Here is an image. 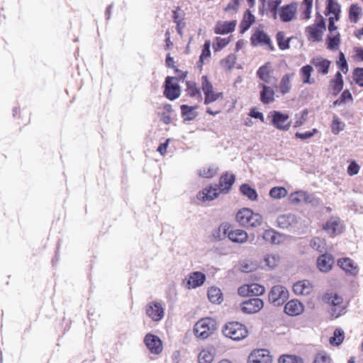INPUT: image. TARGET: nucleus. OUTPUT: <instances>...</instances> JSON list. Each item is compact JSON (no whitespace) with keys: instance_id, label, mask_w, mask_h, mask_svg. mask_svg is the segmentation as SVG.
<instances>
[{"instance_id":"f257e3e1","label":"nucleus","mask_w":363,"mask_h":363,"mask_svg":"<svg viewBox=\"0 0 363 363\" xmlns=\"http://www.w3.org/2000/svg\"><path fill=\"white\" fill-rule=\"evenodd\" d=\"M222 332L225 337L236 341L245 339L249 333L247 327L237 321L225 323Z\"/></svg>"},{"instance_id":"f03ea898","label":"nucleus","mask_w":363,"mask_h":363,"mask_svg":"<svg viewBox=\"0 0 363 363\" xmlns=\"http://www.w3.org/2000/svg\"><path fill=\"white\" fill-rule=\"evenodd\" d=\"M217 329V322L211 318H203L196 323L194 327V335L199 338L206 339Z\"/></svg>"},{"instance_id":"7ed1b4c3","label":"nucleus","mask_w":363,"mask_h":363,"mask_svg":"<svg viewBox=\"0 0 363 363\" xmlns=\"http://www.w3.org/2000/svg\"><path fill=\"white\" fill-rule=\"evenodd\" d=\"M289 297L288 289L282 285L272 286L269 292L268 298L274 306H282Z\"/></svg>"},{"instance_id":"20e7f679","label":"nucleus","mask_w":363,"mask_h":363,"mask_svg":"<svg viewBox=\"0 0 363 363\" xmlns=\"http://www.w3.org/2000/svg\"><path fill=\"white\" fill-rule=\"evenodd\" d=\"M181 94V87L177 77H167L164 83L163 95L170 101L176 100Z\"/></svg>"},{"instance_id":"39448f33","label":"nucleus","mask_w":363,"mask_h":363,"mask_svg":"<svg viewBox=\"0 0 363 363\" xmlns=\"http://www.w3.org/2000/svg\"><path fill=\"white\" fill-rule=\"evenodd\" d=\"M317 20L312 26L306 27V31L308 33V38L313 42H320L322 40V37L324 31L326 29L325 21L324 18L318 13Z\"/></svg>"},{"instance_id":"423d86ee","label":"nucleus","mask_w":363,"mask_h":363,"mask_svg":"<svg viewBox=\"0 0 363 363\" xmlns=\"http://www.w3.org/2000/svg\"><path fill=\"white\" fill-rule=\"evenodd\" d=\"M272 125L278 130L287 131L291 127L289 121V116L279 111H272L269 113Z\"/></svg>"},{"instance_id":"0eeeda50","label":"nucleus","mask_w":363,"mask_h":363,"mask_svg":"<svg viewBox=\"0 0 363 363\" xmlns=\"http://www.w3.org/2000/svg\"><path fill=\"white\" fill-rule=\"evenodd\" d=\"M145 314L153 322H160L164 316V308L161 302L152 301L145 307Z\"/></svg>"},{"instance_id":"6e6552de","label":"nucleus","mask_w":363,"mask_h":363,"mask_svg":"<svg viewBox=\"0 0 363 363\" xmlns=\"http://www.w3.org/2000/svg\"><path fill=\"white\" fill-rule=\"evenodd\" d=\"M144 343L150 353L159 354L163 350L162 342L156 335L147 333L144 337Z\"/></svg>"},{"instance_id":"1a4fd4ad","label":"nucleus","mask_w":363,"mask_h":363,"mask_svg":"<svg viewBox=\"0 0 363 363\" xmlns=\"http://www.w3.org/2000/svg\"><path fill=\"white\" fill-rule=\"evenodd\" d=\"M264 306L263 301L259 298H250L240 304V310L246 314L259 312Z\"/></svg>"},{"instance_id":"9d476101","label":"nucleus","mask_w":363,"mask_h":363,"mask_svg":"<svg viewBox=\"0 0 363 363\" xmlns=\"http://www.w3.org/2000/svg\"><path fill=\"white\" fill-rule=\"evenodd\" d=\"M272 357L267 350L259 349L252 351L248 357V363H271Z\"/></svg>"},{"instance_id":"9b49d317","label":"nucleus","mask_w":363,"mask_h":363,"mask_svg":"<svg viewBox=\"0 0 363 363\" xmlns=\"http://www.w3.org/2000/svg\"><path fill=\"white\" fill-rule=\"evenodd\" d=\"M220 193L221 192L218 189V185H210L200 191L197 194L196 197L202 201H210L217 198Z\"/></svg>"},{"instance_id":"f8f14e48","label":"nucleus","mask_w":363,"mask_h":363,"mask_svg":"<svg viewBox=\"0 0 363 363\" xmlns=\"http://www.w3.org/2000/svg\"><path fill=\"white\" fill-rule=\"evenodd\" d=\"M206 275L201 272H194L189 274V279H185L184 283L188 289H195L201 286L206 281Z\"/></svg>"},{"instance_id":"ddd939ff","label":"nucleus","mask_w":363,"mask_h":363,"mask_svg":"<svg viewBox=\"0 0 363 363\" xmlns=\"http://www.w3.org/2000/svg\"><path fill=\"white\" fill-rule=\"evenodd\" d=\"M296 5L294 3H291L283 6H281L279 10V16L280 20L283 23H288L291 21L296 17Z\"/></svg>"},{"instance_id":"4468645a","label":"nucleus","mask_w":363,"mask_h":363,"mask_svg":"<svg viewBox=\"0 0 363 363\" xmlns=\"http://www.w3.org/2000/svg\"><path fill=\"white\" fill-rule=\"evenodd\" d=\"M276 222L279 228L289 229L296 228L298 223V218L294 214L287 213L279 216L277 218Z\"/></svg>"},{"instance_id":"2eb2a0df","label":"nucleus","mask_w":363,"mask_h":363,"mask_svg":"<svg viewBox=\"0 0 363 363\" xmlns=\"http://www.w3.org/2000/svg\"><path fill=\"white\" fill-rule=\"evenodd\" d=\"M313 289V284L307 279L298 281L293 285V291L297 296H308Z\"/></svg>"},{"instance_id":"dca6fc26","label":"nucleus","mask_w":363,"mask_h":363,"mask_svg":"<svg viewBox=\"0 0 363 363\" xmlns=\"http://www.w3.org/2000/svg\"><path fill=\"white\" fill-rule=\"evenodd\" d=\"M324 230L331 236L342 233L343 228L340 218L338 217L330 218L325 223Z\"/></svg>"},{"instance_id":"f3484780","label":"nucleus","mask_w":363,"mask_h":363,"mask_svg":"<svg viewBox=\"0 0 363 363\" xmlns=\"http://www.w3.org/2000/svg\"><path fill=\"white\" fill-rule=\"evenodd\" d=\"M304 311V306L297 299H292L288 301L284 306V312L290 316H296L301 314Z\"/></svg>"},{"instance_id":"a211bd4d","label":"nucleus","mask_w":363,"mask_h":363,"mask_svg":"<svg viewBox=\"0 0 363 363\" xmlns=\"http://www.w3.org/2000/svg\"><path fill=\"white\" fill-rule=\"evenodd\" d=\"M337 264L347 274L352 276H356L359 272L357 264L350 258L345 257L339 259Z\"/></svg>"},{"instance_id":"6ab92c4d","label":"nucleus","mask_w":363,"mask_h":363,"mask_svg":"<svg viewBox=\"0 0 363 363\" xmlns=\"http://www.w3.org/2000/svg\"><path fill=\"white\" fill-rule=\"evenodd\" d=\"M230 228V225L228 222L222 223L217 228L213 230L211 238V241L219 242L224 240L228 237Z\"/></svg>"},{"instance_id":"aec40b11","label":"nucleus","mask_w":363,"mask_h":363,"mask_svg":"<svg viewBox=\"0 0 363 363\" xmlns=\"http://www.w3.org/2000/svg\"><path fill=\"white\" fill-rule=\"evenodd\" d=\"M235 181V176L233 174L226 172L223 174L219 180L218 189L221 193L227 194L230 191Z\"/></svg>"},{"instance_id":"412c9836","label":"nucleus","mask_w":363,"mask_h":363,"mask_svg":"<svg viewBox=\"0 0 363 363\" xmlns=\"http://www.w3.org/2000/svg\"><path fill=\"white\" fill-rule=\"evenodd\" d=\"M237 21L232 20L230 21L218 22L214 28V33L218 35H225L235 30Z\"/></svg>"},{"instance_id":"4be33fe9","label":"nucleus","mask_w":363,"mask_h":363,"mask_svg":"<svg viewBox=\"0 0 363 363\" xmlns=\"http://www.w3.org/2000/svg\"><path fill=\"white\" fill-rule=\"evenodd\" d=\"M311 63L315 67L318 73L325 75L329 72L331 62L322 57H315L311 60Z\"/></svg>"},{"instance_id":"5701e85b","label":"nucleus","mask_w":363,"mask_h":363,"mask_svg":"<svg viewBox=\"0 0 363 363\" xmlns=\"http://www.w3.org/2000/svg\"><path fill=\"white\" fill-rule=\"evenodd\" d=\"M334 260L333 256L324 253L320 255L317 259V267L322 272H328L332 269Z\"/></svg>"},{"instance_id":"b1692460","label":"nucleus","mask_w":363,"mask_h":363,"mask_svg":"<svg viewBox=\"0 0 363 363\" xmlns=\"http://www.w3.org/2000/svg\"><path fill=\"white\" fill-rule=\"evenodd\" d=\"M259 87L262 89L259 99L263 104H269L274 101V91L272 87L264 84H259Z\"/></svg>"},{"instance_id":"393cba45","label":"nucleus","mask_w":363,"mask_h":363,"mask_svg":"<svg viewBox=\"0 0 363 363\" xmlns=\"http://www.w3.org/2000/svg\"><path fill=\"white\" fill-rule=\"evenodd\" d=\"M251 44L253 46L270 43L269 36L262 30H258L251 35Z\"/></svg>"},{"instance_id":"a878e982","label":"nucleus","mask_w":363,"mask_h":363,"mask_svg":"<svg viewBox=\"0 0 363 363\" xmlns=\"http://www.w3.org/2000/svg\"><path fill=\"white\" fill-rule=\"evenodd\" d=\"M255 16L251 13V11L249 9H247L244 13L243 18L242 19L239 25L240 33L241 34L245 33L255 23Z\"/></svg>"},{"instance_id":"bb28decb","label":"nucleus","mask_w":363,"mask_h":363,"mask_svg":"<svg viewBox=\"0 0 363 363\" xmlns=\"http://www.w3.org/2000/svg\"><path fill=\"white\" fill-rule=\"evenodd\" d=\"M228 238L230 240L235 243H244L247 241V233L241 229L229 230Z\"/></svg>"},{"instance_id":"cd10ccee","label":"nucleus","mask_w":363,"mask_h":363,"mask_svg":"<svg viewBox=\"0 0 363 363\" xmlns=\"http://www.w3.org/2000/svg\"><path fill=\"white\" fill-rule=\"evenodd\" d=\"M252 213L253 211L248 208H241L236 213V220L240 225L247 227Z\"/></svg>"},{"instance_id":"c85d7f7f","label":"nucleus","mask_w":363,"mask_h":363,"mask_svg":"<svg viewBox=\"0 0 363 363\" xmlns=\"http://www.w3.org/2000/svg\"><path fill=\"white\" fill-rule=\"evenodd\" d=\"M197 108V106H190L186 104L181 105V114L182 117H184V121L194 120L198 116V113L195 111Z\"/></svg>"},{"instance_id":"c756f323","label":"nucleus","mask_w":363,"mask_h":363,"mask_svg":"<svg viewBox=\"0 0 363 363\" xmlns=\"http://www.w3.org/2000/svg\"><path fill=\"white\" fill-rule=\"evenodd\" d=\"M325 11L326 15L333 14L335 20L338 21L340 18V13L341 12L340 4L335 2V0H327Z\"/></svg>"},{"instance_id":"7c9ffc66","label":"nucleus","mask_w":363,"mask_h":363,"mask_svg":"<svg viewBox=\"0 0 363 363\" xmlns=\"http://www.w3.org/2000/svg\"><path fill=\"white\" fill-rule=\"evenodd\" d=\"M343 79L340 72H337L334 79L330 82V86H332L333 92L334 95L338 94L343 88Z\"/></svg>"},{"instance_id":"2f4dec72","label":"nucleus","mask_w":363,"mask_h":363,"mask_svg":"<svg viewBox=\"0 0 363 363\" xmlns=\"http://www.w3.org/2000/svg\"><path fill=\"white\" fill-rule=\"evenodd\" d=\"M240 193L250 201H256L257 199V193L255 189L252 188L248 184H242L240 186Z\"/></svg>"},{"instance_id":"473e14b6","label":"nucleus","mask_w":363,"mask_h":363,"mask_svg":"<svg viewBox=\"0 0 363 363\" xmlns=\"http://www.w3.org/2000/svg\"><path fill=\"white\" fill-rule=\"evenodd\" d=\"M313 70V68L311 65H306L300 69V74L301 75L303 83L312 84L315 82L313 79H311Z\"/></svg>"},{"instance_id":"72a5a7b5","label":"nucleus","mask_w":363,"mask_h":363,"mask_svg":"<svg viewBox=\"0 0 363 363\" xmlns=\"http://www.w3.org/2000/svg\"><path fill=\"white\" fill-rule=\"evenodd\" d=\"M292 38H285L284 31H278L276 34L277 45L281 50H285L290 48V42Z\"/></svg>"},{"instance_id":"f704fd0d","label":"nucleus","mask_w":363,"mask_h":363,"mask_svg":"<svg viewBox=\"0 0 363 363\" xmlns=\"http://www.w3.org/2000/svg\"><path fill=\"white\" fill-rule=\"evenodd\" d=\"M208 298L213 303H220L223 301V294L220 289L211 287L208 290Z\"/></svg>"},{"instance_id":"c9c22d12","label":"nucleus","mask_w":363,"mask_h":363,"mask_svg":"<svg viewBox=\"0 0 363 363\" xmlns=\"http://www.w3.org/2000/svg\"><path fill=\"white\" fill-rule=\"evenodd\" d=\"M292 74H284L279 82V88L281 94L285 95L289 93L291 89V84L290 82L291 77Z\"/></svg>"},{"instance_id":"e433bc0d","label":"nucleus","mask_w":363,"mask_h":363,"mask_svg":"<svg viewBox=\"0 0 363 363\" xmlns=\"http://www.w3.org/2000/svg\"><path fill=\"white\" fill-rule=\"evenodd\" d=\"M345 333L341 328H336L333 335L330 337L329 342L333 346H339L343 342Z\"/></svg>"},{"instance_id":"4c0bfd02","label":"nucleus","mask_w":363,"mask_h":363,"mask_svg":"<svg viewBox=\"0 0 363 363\" xmlns=\"http://www.w3.org/2000/svg\"><path fill=\"white\" fill-rule=\"evenodd\" d=\"M310 246L319 252H323L326 249V242L325 239L315 237L311 240Z\"/></svg>"},{"instance_id":"58836bf2","label":"nucleus","mask_w":363,"mask_h":363,"mask_svg":"<svg viewBox=\"0 0 363 363\" xmlns=\"http://www.w3.org/2000/svg\"><path fill=\"white\" fill-rule=\"evenodd\" d=\"M269 64V62H267L265 65L261 66L257 71V76L258 78L267 84L270 83V74L268 68Z\"/></svg>"},{"instance_id":"ea45409f","label":"nucleus","mask_w":363,"mask_h":363,"mask_svg":"<svg viewBox=\"0 0 363 363\" xmlns=\"http://www.w3.org/2000/svg\"><path fill=\"white\" fill-rule=\"evenodd\" d=\"M340 43V35L337 33L334 36L328 35L326 39L327 48L330 50H337Z\"/></svg>"},{"instance_id":"a19ab883","label":"nucleus","mask_w":363,"mask_h":363,"mask_svg":"<svg viewBox=\"0 0 363 363\" xmlns=\"http://www.w3.org/2000/svg\"><path fill=\"white\" fill-rule=\"evenodd\" d=\"M362 13V9L357 4H352L349 9V18L352 23H357L359 16Z\"/></svg>"},{"instance_id":"79ce46f5","label":"nucleus","mask_w":363,"mask_h":363,"mask_svg":"<svg viewBox=\"0 0 363 363\" xmlns=\"http://www.w3.org/2000/svg\"><path fill=\"white\" fill-rule=\"evenodd\" d=\"M188 95L191 97H198L199 99H201V93L200 89L197 88L195 82H186V89Z\"/></svg>"},{"instance_id":"37998d69","label":"nucleus","mask_w":363,"mask_h":363,"mask_svg":"<svg viewBox=\"0 0 363 363\" xmlns=\"http://www.w3.org/2000/svg\"><path fill=\"white\" fill-rule=\"evenodd\" d=\"M218 171V167L215 166L203 167L199 170V176L203 178H212Z\"/></svg>"},{"instance_id":"c03bdc74","label":"nucleus","mask_w":363,"mask_h":363,"mask_svg":"<svg viewBox=\"0 0 363 363\" xmlns=\"http://www.w3.org/2000/svg\"><path fill=\"white\" fill-rule=\"evenodd\" d=\"M278 362L279 363H303L301 357L291 354L281 355Z\"/></svg>"},{"instance_id":"a18cd8bd","label":"nucleus","mask_w":363,"mask_h":363,"mask_svg":"<svg viewBox=\"0 0 363 363\" xmlns=\"http://www.w3.org/2000/svg\"><path fill=\"white\" fill-rule=\"evenodd\" d=\"M287 194V191L284 187L276 186L269 191V196L273 199H279L284 198Z\"/></svg>"},{"instance_id":"49530a36","label":"nucleus","mask_w":363,"mask_h":363,"mask_svg":"<svg viewBox=\"0 0 363 363\" xmlns=\"http://www.w3.org/2000/svg\"><path fill=\"white\" fill-rule=\"evenodd\" d=\"M213 358V354L206 350H203L198 355L199 363H211Z\"/></svg>"},{"instance_id":"de8ad7c7","label":"nucleus","mask_w":363,"mask_h":363,"mask_svg":"<svg viewBox=\"0 0 363 363\" xmlns=\"http://www.w3.org/2000/svg\"><path fill=\"white\" fill-rule=\"evenodd\" d=\"M263 239L272 244H278L279 240H277V233L274 230H266L263 233Z\"/></svg>"},{"instance_id":"09e8293b","label":"nucleus","mask_w":363,"mask_h":363,"mask_svg":"<svg viewBox=\"0 0 363 363\" xmlns=\"http://www.w3.org/2000/svg\"><path fill=\"white\" fill-rule=\"evenodd\" d=\"M230 42L229 38H222L216 37L215 41L213 43V49L215 52L220 51L224 48Z\"/></svg>"},{"instance_id":"8fccbe9b","label":"nucleus","mask_w":363,"mask_h":363,"mask_svg":"<svg viewBox=\"0 0 363 363\" xmlns=\"http://www.w3.org/2000/svg\"><path fill=\"white\" fill-rule=\"evenodd\" d=\"M249 285L250 296H258L263 295L265 292V288L262 285L257 283H252Z\"/></svg>"},{"instance_id":"3c124183","label":"nucleus","mask_w":363,"mask_h":363,"mask_svg":"<svg viewBox=\"0 0 363 363\" xmlns=\"http://www.w3.org/2000/svg\"><path fill=\"white\" fill-rule=\"evenodd\" d=\"M236 55L234 54H230L225 59L220 61V64L222 66L225 67L228 69H231L233 68L235 62H236Z\"/></svg>"},{"instance_id":"603ef678","label":"nucleus","mask_w":363,"mask_h":363,"mask_svg":"<svg viewBox=\"0 0 363 363\" xmlns=\"http://www.w3.org/2000/svg\"><path fill=\"white\" fill-rule=\"evenodd\" d=\"M337 65L343 73L345 74L348 72V65L347 60L345 58V54L341 51L339 53Z\"/></svg>"},{"instance_id":"864d4df0","label":"nucleus","mask_w":363,"mask_h":363,"mask_svg":"<svg viewBox=\"0 0 363 363\" xmlns=\"http://www.w3.org/2000/svg\"><path fill=\"white\" fill-rule=\"evenodd\" d=\"M329 313L333 318H337L340 315L345 313V307L342 305L338 306H333L329 309Z\"/></svg>"},{"instance_id":"5fc2aeb1","label":"nucleus","mask_w":363,"mask_h":363,"mask_svg":"<svg viewBox=\"0 0 363 363\" xmlns=\"http://www.w3.org/2000/svg\"><path fill=\"white\" fill-rule=\"evenodd\" d=\"M201 89L204 94L213 90V85L206 75L201 77Z\"/></svg>"},{"instance_id":"6e6d98bb","label":"nucleus","mask_w":363,"mask_h":363,"mask_svg":"<svg viewBox=\"0 0 363 363\" xmlns=\"http://www.w3.org/2000/svg\"><path fill=\"white\" fill-rule=\"evenodd\" d=\"M262 223V217L259 213H252V216L250 217L249 225L247 227H257L259 226Z\"/></svg>"},{"instance_id":"4d7b16f0","label":"nucleus","mask_w":363,"mask_h":363,"mask_svg":"<svg viewBox=\"0 0 363 363\" xmlns=\"http://www.w3.org/2000/svg\"><path fill=\"white\" fill-rule=\"evenodd\" d=\"M282 0H269L267 3L266 10L269 13L279 10Z\"/></svg>"},{"instance_id":"13d9d810","label":"nucleus","mask_w":363,"mask_h":363,"mask_svg":"<svg viewBox=\"0 0 363 363\" xmlns=\"http://www.w3.org/2000/svg\"><path fill=\"white\" fill-rule=\"evenodd\" d=\"M304 196H305V191H298L296 192L291 194L290 200L294 203H298L300 202H303Z\"/></svg>"},{"instance_id":"bf43d9fd","label":"nucleus","mask_w":363,"mask_h":363,"mask_svg":"<svg viewBox=\"0 0 363 363\" xmlns=\"http://www.w3.org/2000/svg\"><path fill=\"white\" fill-rule=\"evenodd\" d=\"M354 81L360 86H363V68L357 67L354 69Z\"/></svg>"},{"instance_id":"052dcab7","label":"nucleus","mask_w":363,"mask_h":363,"mask_svg":"<svg viewBox=\"0 0 363 363\" xmlns=\"http://www.w3.org/2000/svg\"><path fill=\"white\" fill-rule=\"evenodd\" d=\"M331 359L328 354H327L325 352L318 353L313 363H330Z\"/></svg>"},{"instance_id":"680f3d73","label":"nucleus","mask_w":363,"mask_h":363,"mask_svg":"<svg viewBox=\"0 0 363 363\" xmlns=\"http://www.w3.org/2000/svg\"><path fill=\"white\" fill-rule=\"evenodd\" d=\"M359 166L356 163L355 160H352L347 167V173L350 176L357 174L359 172Z\"/></svg>"},{"instance_id":"e2e57ef3","label":"nucleus","mask_w":363,"mask_h":363,"mask_svg":"<svg viewBox=\"0 0 363 363\" xmlns=\"http://www.w3.org/2000/svg\"><path fill=\"white\" fill-rule=\"evenodd\" d=\"M249 116L251 118L260 120L262 123L264 122L263 113L262 112L257 111L256 108H252L250 109Z\"/></svg>"},{"instance_id":"0e129e2a","label":"nucleus","mask_w":363,"mask_h":363,"mask_svg":"<svg viewBox=\"0 0 363 363\" xmlns=\"http://www.w3.org/2000/svg\"><path fill=\"white\" fill-rule=\"evenodd\" d=\"M240 268L242 272L248 273L254 271L256 269V267L252 262H249L247 261L241 264Z\"/></svg>"},{"instance_id":"69168bd1","label":"nucleus","mask_w":363,"mask_h":363,"mask_svg":"<svg viewBox=\"0 0 363 363\" xmlns=\"http://www.w3.org/2000/svg\"><path fill=\"white\" fill-rule=\"evenodd\" d=\"M316 131V129H313V131H306L304 133L297 132L295 136L296 138H299L301 140H306L313 137Z\"/></svg>"},{"instance_id":"338daca9","label":"nucleus","mask_w":363,"mask_h":363,"mask_svg":"<svg viewBox=\"0 0 363 363\" xmlns=\"http://www.w3.org/2000/svg\"><path fill=\"white\" fill-rule=\"evenodd\" d=\"M204 95V104L207 105L218 100L216 95V92L213 90L211 91L208 94L207 93Z\"/></svg>"},{"instance_id":"774afa93","label":"nucleus","mask_w":363,"mask_h":363,"mask_svg":"<svg viewBox=\"0 0 363 363\" xmlns=\"http://www.w3.org/2000/svg\"><path fill=\"white\" fill-rule=\"evenodd\" d=\"M303 202L307 203H311L313 206H315L318 204V199L314 196L313 194H309L305 191V196L303 198Z\"/></svg>"}]
</instances>
